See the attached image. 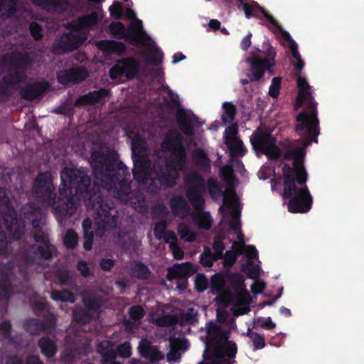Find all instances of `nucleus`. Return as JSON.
Here are the masks:
<instances>
[{"mask_svg": "<svg viewBox=\"0 0 364 364\" xmlns=\"http://www.w3.org/2000/svg\"><path fill=\"white\" fill-rule=\"evenodd\" d=\"M144 140L136 135L132 141L134 158V178L148 188L162 184L173 186L186 164V152L182 145V136L176 131L171 132L149 159L144 151Z\"/></svg>", "mask_w": 364, "mask_h": 364, "instance_id": "f257e3e1", "label": "nucleus"}, {"mask_svg": "<svg viewBox=\"0 0 364 364\" xmlns=\"http://www.w3.org/2000/svg\"><path fill=\"white\" fill-rule=\"evenodd\" d=\"M62 183L59 188L60 197L55 200L53 186L50 174L40 173L33 188V196L42 208L51 206L55 213L63 216L71 215L77 209L78 195L87 190L90 178L82 168L66 167L61 172Z\"/></svg>", "mask_w": 364, "mask_h": 364, "instance_id": "f03ea898", "label": "nucleus"}, {"mask_svg": "<svg viewBox=\"0 0 364 364\" xmlns=\"http://www.w3.org/2000/svg\"><path fill=\"white\" fill-rule=\"evenodd\" d=\"M304 150L298 148L289 151L286 159L292 161L293 167L284 165V198H291L288 203V210L291 213L307 212L311 205L312 199L306 186V174L303 167Z\"/></svg>", "mask_w": 364, "mask_h": 364, "instance_id": "7ed1b4c3", "label": "nucleus"}, {"mask_svg": "<svg viewBox=\"0 0 364 364\" xmlns=\"http://www.w3.org/2000/svg\"><path fill=\"white\" fill-rule=\"evenodd\" d=\"M91 165L96 178V185L112 191L124 203L132 199L130 181L125 178L127 168L114 154L106 157L93 154Z\"/></svg>", "mask_w": 364, "mask_h": 364, "instance_id": "20e7f679", "label": "nucleus"}, {"mask_svg": "<svg viewBox=\"0 0 364 364\" xmlns=\"http://www.w3.org/2000/svg\"><path fill=\"white\" fill-rule=\"evenodd\" d=\"M14 214L8 196L4 190H0V253L6 252L8 240L5 231L10 240L18 239L23 232L26 220H30L34 228L40 225L41 221L35 218L41 214L40 206L36 208L33 203L25 205L20 213V220H23V223H18Z\"/></svg>", "mask_w": 364, "mask_h": 364, "instance_id": "39448f33", "label": "nucleus"}, {"mask_svg": "<svg viewBox=\"0 0 364 364\" xmlns=\"http://www.w3.org/2000/svg\"><path fill=\"white\" fill-rule=\"evenodd\" d=\"M297 85L299 88V94L295 105L297 109L302 104H306V109L296 117L297 124L296 125V132L297 134L306 138L305 145L307 146L311 142L316 143L317 135V112L316 104L312 103L311 95L308 91V84L305 78L300 76L297 79Z\"/></svg>", "mask_w": 364, "mask_h": 364, "instance_id": "423d86ee", "label": "nucleus"}, {"mask_svg": "<svg viewBox=\"0 0 364 364\" xmlns=\"http://www.w3.org/2000/svg\"><path fill=\"white\" fill-rule=\"evenodd\" d=\"M237 347L234 342L228 341V335L213 323L207 327L206 350L203 364H230L234 358Z\"/></svg>", "mask_w": 364, "mask_h": 364, "instance_id": "0eeeda50", "label": "nucleus"}, {"mask_svg": "<svg viewBox=\"0 0 364 364\" xmlns=\"http://www.w3.org/2000/svg\"><path fill=\"white\" fill-rule=\"evenodd\" d=\"M98 18V14L93 13L74 21L72 23V31L69 33L63 35L57 42V46L65 51L76 49L87 39L86 29L95 24Z\"/></svg>", "mask_w": 364, "mask_h": 364, "instance_id": "6e6552de", "label": "nucleus"}, {"mask_svg": "<svg viewBox=\"0 0 364 364\" xmlns=\"http://www.w3.org/2000/svg\"><path fill=\"white\" fill-rule=\"evenodd\" d=\"M225 281L221 275L216 274L212 277L211 288L214 294L219 293L217 299L224 305L230 303L234 304L233 314L240 316L250 311L248 304L250 296L245 291H240L237 295H233L228 290H223Z\"/></svg>", "mask_w": 364, "mask_h": 364, "instance_id": "1a4fd4ad", "label": "nucleus"}, {"mask_svg": "<svg viewBox=\"0 0 364 364\" xmlns=\"http://www.w3.org/2000/svg\"><path fill=\"white\" fill-rule=\"evenodd\" d=\"M274 50L269 44H267L265 50L255 53L251 58H247L246 61L250 63L248 74L250 80H259L263 77L265 70L274 65Z\"/></svg>", "mask_w": 364, "mask_h": 364, "instance_id": "9d476101", "label": "nucleus"}, {"mask_svg": "<svg viewBox=\"0 0 364 364\" xmlns=\"http://www.w3.org/2000/svg\"><path fill=\"white\" fill-rule=\"evenodd\" d=\"M185 185L187 189V198L196 210H202L205 200L202 196L205 191V182L200 176L196 172H191L185 177Z\"/></svg>", "mask_w": 364, "mask_h": 364, "instance_id": "9b49d317", "label": "nucleus"}, {"mask_svg": "<svg viewBox=\"0 0 364 364\" xmlns=\"http://www.w3.org/2000/svg\"><path fill=\"white\" fill-rule=\"evenodd\" d=\"M116 213L114 208L102 202L95 205L94 228L96 235L102 237L106 231L115 226Z\"/></svg>", "mask_w": 364, "mask_h": 364, "instance_id": "f8f14e48", "label": "nucleus"}, {"mask_svg": "<svg viewBox=\"0 0 364 364\" xmlns=\"http://www.w3.org/2000/svg\"><path fill=\"white\" fill-rule=\"evenodd\" d=\"M252 10L253 11L255 16H258L259 14H262L269 21V23L276 27L279 28L281 30L282 37L287 41L288 46L293 56L292 63L295 65V67L301 70L304 66V63L301 59V56L297 51V46L296 43L291 39L289 33L286 31L282 30L279 26L277 22L274 19V18L269 15L262 8H261L256 2H252L250 4Z\"/></svg>", "mask_w": 364, "mask_h": 364, "instance_id": "ddd939ff", "label": "nucleus"}, {"mask_svg": "<svg viewBox=\"0 0 364 364\" xmlns=\"http://www.w3.org/2000/svg\"><path fill=\"white\" fill-rule=\"evenodd\" d=\"M251 141L256 149L262 151L269 158L277 159L280 153L276 141L269 133L257 129Z\"/></svg>", "mask_w": 364, "mask_h": 364, "instance_id": "4468645a", "label": "nucleus"}, {"mask_svg": "<svg viewBox=\"0 0 364 364\" xmlns=\"http://www.w3.org/2000/svg\"><path fill=\"white\" fill-rule=\"evenodd\" d=\"M126 16L128 18L133 20L129 28V33L133 40L138 44L141 45L147 51H154V44L151 39L143 30L142 23L136 18V14L132 9H127Z\"/></svg>", "mask_w": 364, "mask_h": 364, "instance_id": "2eb2a0df", "label": "nucleus"}, {"mask_svg": "<svg viewBox=\"0 0 364 364\" xmlns=\"http://www.w3.org/2000/svg\"><path fill=\"white\" fill-rule=\"evenodd\" d=\"M34 238L36 244L30 249L29 259L36 261L40 257L48 259L52 257L55 247L50 243L48 236L39 232L35 234Z\"/></svg>", "mask_w": 364, "mask_h": 364, "instance_id": "dca6fc26", "label": "nucleus"}, {"mask_svg": "<svg viewBox=\"0 0 364 364\" xmlns=\"http://www.w3.org/2000/svg\"><path fill=\"white\" fill-rule=\"evenodd\" d=\"M84 304L87 312H84L80 308L75 309L73 312L74 320L78 323H85L97 316L100 301L95 296H89L84 298Z\"/></svg>", "mask_w": 364, "mask_h": 364, "instance_id": "f3484780", "label": "nucleus"}, {"mask_svg": "<svg viewBox=\"0 0 364 364\" xmlns=\"http://www.w3.org/2000/svg\"><path fill=\"white\" fill-rule=\"evenodd\" d=\"M24 75L20 72L16 73L15 76L4 77L0 82V100L12 94L14 90L20 89L24 83Z\"/></svg>", "mask_w": 364, "mask_h": 364, "instance_id": "a211bd4d", "label": "nucleus"}, {"mask_svg": "<svg viewBox=\"0 0 364 364\" xmlns=\"http://www.w3.org/2000/svg\"><path fill=\"white\" fill-rule=\"evenodd\" d=\"M224 205L231 209L232 220L230 226L238 235V232H241L239 228L240 211L238 210V198L235 191H229L224 196Z\"/></svg>", "mask_w": 364, "mask_h": 364, "instance_id": "6ab92c4d", "label": "nucleus"}, {"mask_svg": "<svg viewBox=\"0 0 364 364\" xmlns=\"http://www.w3.org/2000/svg\"><path fill=\"white\" fill-rule=\"evenodd\" d=\"M87 77V72L83 68H74L62 70L58 74V80L62 84L77 83Z\"/></svg>", "mask_w": 364, "mask_h": 364, "instance_id": "aec40b11", "label": "nucleus"}, {"mask_svg": "<svg viewBox=\"0 0 364 364\" xmlns=\"http://www.w3.org/2000/svg\"><path fill=\"white\" fill-rule=\"evenodd\" d=\"M109 99V92L105 89L90 92L80 97L75 102V106L85 105H102Z\"/></svg>", "mask_w": 364, "mask_h": 364, "instance_id": "412c9836", "label": "nucleus"}, {"mask_svg": "<svg viewBox=\"0 0 364 364\" xmlns=\"http://www.w3.org/2000/svg\"><path fill=\"white\" fill-rule=\"evenodd\" d=\"M193 271L192 265L190 263L176 264L168 269L166 277L169 280L177 278L182 279V284L179 287L183 289L186 287V280L184 278L188 277Z\"/></svg>", "mask_w": 364, "mask_h": 364, "instance_id": "4be33fe9", "label": "nucleus"}, {"mask_svg": "<svg viewBox=\"0 0 364 364\" xmlns=\"http://www.w3.org/2000/svg\"><path fill=\"white\" fill-rule=\"evenodd\" d=\"M138 350L142 356L153 362L164 358V355L156 346L151 345L150 342L145 338L139 342Z\"/></svg>", "mask_w": 364, "mask_h": 364, "instance_id": "5701e85b", "label": "nucleus"}, {"mask_svg": "<svg viewBox=\"0 0 364 364\" xmlns=\"http://www.w3.org/2000/svg\"><path fill=\"white\" fill-rule=\"evenodd\" d=\"M170 206L173 214L176 217L185 218L191 214L189 205L181 196L173 197L171 200Z\"/></svg>", "mask_w": 364, "mask_h": 364, "instance_id": "b1692460", "label": "nucleus"}, {"mask_svg": "<svg viewBox=\"0 0 364 364\" xmlns=\"http://www.w3.org/2000/svg\"><path fill=\"white\" fill-rule=\"evenodd\" d=\"M24 83L22 85H23ZM23 87V86H21ZM48 84L46 82H39L34 85H28L24 89L21 87V95L23 98L33 100L40 97L47 89Z\"/></svg>", "mask_w": 364, "mask_h": 364, "instance_id": "393cba45", "label": "nucleus"}, {"mask_svg": "<svg viewBox=\"0 0 364 364\" xmlns=\"http://www.w3.org/2000/svg\"><path fill=\"white\" fill-rule=\"evenodd\" d=\"M232 248L238 255L245 254L250 259L254 258L257 254V250L254 246H246L245 245L242 232H238V241L232 243Z\"/></svg>", "mask_w": 364, "mask_h": 364, "instance_id": "a878e982", "label": "nucleus"}, {"mask_svg": "<svg viewBox=\"0 0 364 364\" xmlns=\"http://www.w3.org/2000/svg\"><path fill=\"white\" fill-rule=\"evenodd\" d=\"M193 222L199 229L209 230L213 223V220L208 212H196L191 214Z\"/></svg>", "mask_w": 364, "mask_h": 364, "instance_id": "bb28decb", "label": "nucleus"}, {"mask_svg": "<svg viewBox=\"0 0 364 364\" xmlns=\"http://www.w3.org/2000/svg\"><path fill=\"white\" fill-rule=\"evenodd\" d=\"M177 233L182 240L192 242L196 240L198 235L186 222H181L177 225Z\"/></svg>", "mask_w": 364, "mask_h": 364, "instance_id": "cd10ccee", "label": "nucleus"}, {"mask_svg": "<svg viewBox=\"0 0 364 364\" xmlns=\"http://www.w3.org/2000/svg\"><path fill=\"white\" fill-rule=\"evenodd\" d=\"M177 120L180 124L181 129L187 135H191L193 132V119L191 115L183 110L179 109L176 114Z\"/></svg>", "mask_w": 364, "mask_h": 364, "instance_id": "c85d7f7f", "label": "nucleus"}, {"mask_svg": "<svg viewBox=\"0 0 364 364\" xmlns=\"http://www.w3.org/2000/svg\"><path fill=\"white\" fill-rule=\"evenodd\" d=\"M170 350L166 355L168 361H177L181 358V350L186 348V342L184 341L176 340L169 343Z\"/></svg>", "mask_w": 364, "mask_h": 364, "instance_id": "c756f323", "label": "nucleus"}, {"mask_svg": "<svg viewBox=\"0 0 364 364\" xmlns=\"http://www.w3.org/2000/svg\"><path fill=\"white\" fill-rule=\"evenodd\" d=\"M98 48L108 53L121 54L124 50L123 43L115 41H104L97 43Z\"/></svg>", "mask_w": 364, "mask_h": 364, "instance_id": "7c9ffc66", "label": "nucleus"}, {"mask_svg": "<svg viewBox=\"0 0 364 364\" xmlns=\"http://www.w3.org/2000/svg\"><path fill=\"white\" fill-rule=\"evenodd\" d=\"M100 353L102 355L104 360L106 363L105 364H120L117 362H112L108 363L109 360L115 358L116 353L112 346H110L109 342L107 341H102L98 346L97 348Z\"/></svg>", "mask_w": 364, "mask_h": 364, "instance_id": "2f4dec72", "label": "nucleus"}, {"mask_svg": "<svg viewBox=\"0 0 364 364\" xmlns=\"http://www.w3.org/2000/svg\"><path fill=\"white\" fill-rule=\"evenodd\" d=\"M122 68L124 75L127 77H132L136 73V63L132 58H128L119 61L114 65V70H120Z\"/></svg>", "mask_w": 364, "mask_h": 364, "instance_id": "473e14b6", "label": "nucleus"}, {"mask_svg": "<svg viewBox=\"0 0 364 364\" xmlns=\"http://www.w3.org/2000/svg\"><path fill=\"white\" fill-rule=\"evenodd\" d=\"M166 242L169 244V247L176 259H181L183 257V251L178 247V238L173 231L168 232L166 237Z\"/></svg>", "mask_w": 364, "mask_h": 364, "instance_id": "72a5a7b5", "label": "nucleus"}, {"mask_svg": "<svg viewBox=\"0 0 364 364\" xmlns=\"http://www.w3.org/2000/svg\"><path fill=\"white\" fill-rule=\"evenodd\" d=\"M38 344L42 353L48 358L53 357L57 350L55 342L48 337L42 338Z\"/></svg>", "mask_w": 364, "mask_h": 364, "instance_id": "f704fd0d", "label": "nucleus"}, {"mask_svg": "<svg viewBox=\"0 0 364 364\" xmlns=\"http://www.w3.org/2000/svg\"><path fill=\"white\" fill-rule=\"evenodd\" d=\"M151 321L159 326L168 327L175 325L178 322V318L173 315L166 314L153 316Z\"/></svg>", "mask_w": 364, "mask_h": 364, "instance_id": "c9c22d12", "label": "nucleus"}, {"mask_svg": "<svg viewBox=\"0 0 364 364\" xmlns=\"http://www.w3.org/2000/svg\"><path fill=\"white\" fill-rule=\"evenodd\" d=\"M16 0H0V16L10 17L16 11Z\"/></svg>", "mask_w": 364, "mask_h": 364, "instance_id": "e433bc0d", "label": "nucleus"}, {"mask_svg": "<svg viewBox=\"0 0 364 364\" xmlns=\"http://www.w3.org/2000/svg\"><path fill=\"white\" fill-rule=\"evenodd\" d=\"M131 274L140 279H146L151 272L146 266L140 262H134L131 267Z\"/></svg>", "mask_w": 364, "mask_h": 364, "instance_id": "4c0bfd02", "label": "nucleus"}, {"mask_svg": "<svg viewBox=\"0 0 364 364\" xmlns=\"http://www.w3.org/2000/svg\"><path fill=\"white\" fill-rule=\"evenodd\" d=\"M82 228L84 231V248L86 250H90L92 246L93 233L89 232L92 228V221L90 219L87 218L82 222Z\"/></svg>", "mask_w": 364, "mask_h": 364, "instance_id": "58836bf2", "label": "nucleus"}, {"mask_svg": "<svg viewBox=\"0 0 364 364\" xmlns=\"http://www.w3.org/2000/svg\"><path fill=\"white\" fill-rule=\"evenodd\" d=\"M36 4L49 10L61 11L64 0H32Z\"/></svg>", "mask_w": 364, "mask_h": 364, "instance_id": "ea45409f", "label": "nucleus"}, {"mask_svg": "<svg viewBox=\"0 0 364 364\" xmlns=\"http://www.w3.org/2000/svg\"><path fill=\"white\" fill-rule=\"evenodd\" d=\"M51 297L55 301L74 302L75 297L73 293L69 291L65 290L62 291H53Z\"/></svg>", "mask_w": 364, "mask_h": 364, "instance_id": "a19ab883", "label": "nucleus"}, {"mask_svg": "<svg viewBox=\"0 0 364 364\" xmlns=\"http://www.w3.org/2000/svg\"><path fill=\"white\" fill-rule=\"evenodd\" d=\"M9 295V282L7 274L0 270V298L4 299Z\"/></svg>", "mask_w": 364, "mask_h": 364, "instance_id": "79ce46f5", "label": "nucleus"}, {"mask_svg": "<svg viewBox=\"0 0 364 364\" xmlns=\"http://www.w3.org/2000/svg\"><path fill=\"white\" fill-rule=\"evenodd\" d=\"M208 188L211 197L215 200L218 199L221 196H223V197L224 198V196L229 191H231V189H228L225 193L222 194V190L220 188L218 184L213 180H208ZM232 191L233 190L232 189Z\"/></svg>", "mask_w": 364, "mask_h": 364, "instance_id": "37998d69", "label": "nucleus"}, {"mask_svg": "<svg viewBox=\"0 0 364 364\" xmlns=\"http://www.w3.org/2000/svg\"><path fill=\"white\" fill-rule=\"evenodd\" d=\"M223 120L225 123L231 122L234 119L235 114V107L231 103L226 102L223 105Z\"/></svg>", "mask_w": 364, "mask_h": 364, "instance_id": "c03bdc74", "label": "nucleus"}, {"mask_svg": "<svg viewBox=\"0 0 364 364\" xmlns=\"http://www.w3.org/2000/svg\"><path fill=\"white\" fill-rule=\"evenodd\" d=\"M166 223L165 221H161L156 224L154 230V233L157 239H164L166 242V237L168 232L171 231H166Z\"/></svg>", "mask_w": 364, "mask_h": 364, "instance_id": "a18cd8bd", "label": "nucleus"}, {"mask_svg": "<svg viewBox=\"0 0 364 364\" xmlns=\"http://www.w3.org/2000/svg\"><path fill=\"white\" fill-rule=\"evenodd\" d=\"M63 241L66 247L73 248L77 244L78 237L73 230H69L67 231Z\"/></svg>", "mask_w": 364, "mask_h": 364, "instance_id": "49530a36", "label": "nucleus"}, {"mask_svg": "<svg viewBox=\"0 0 364 364\" xmlns=\"http://www.w3.org/2000/svg\"><path fill=\"white\" fill-rule=\"evenodd\" d=\"M229 149H230L232 154L242 155L244 153V147L242 142L239 139H236L228 143Z\"/></svg>", "mask_w": 364, "mask_h": 364, "instance_id": "de8ad7c7", "label": "nucleus"}, {"mask_svg": "<svg viewBox=\"0 0 364 364\" xmlns=\"http://www.w3.org/2000/svg\"><path fill=\"white\" fill-rule=\"evenodd\" d=\"M218 259L215 255L211 253L210 249L205 250L204 252L200 256V263L204 267H210L213 261Z\"/></svg>", "mask_w": 364, "mask_h": 364, "instance_id": "09e8293b", "label": "nucleus"}, {"mask_svg": "<svg viewBox=\"0 0 364 364\" xmlns=\"http://www.w3.org/2000/svg\"><path fill=\"white\" fill-rule=\"evenodd\" d=\"M220 175L225 182L229 184H232L234 182V174L232 168L228 166H224L220 168Z\"/></svg>", "mask_w": 364, "mask_h": 364, "instance_id": "8fccbe9b", "label": "nucleus"}, {"mask_svg": "<svg viewBox=\"0 0 364 364\" xmlns=\"http://www.w3.org/2000/svg\"><path fill=\"white\" fill-rule=\"evenodd\" d=\"M26 328L29 332L34 334L41 332L44 328V326L38 320L32 319L27 323Z\"/></svg>", "mask_w": 364, "mask_h": 364, "instance_id": "3c124183", "label": "nucleus"}, {"mask_svg": "<svg viewBox=\"0 0 364 364\" xmlns=\"http://www.w3.org/2000/svg\"><path fill=\"white\" fill-rule=\"evenodd\" d=\"M193 157L197 162L205 168L209 167V160L205 156L203 151L196 149L193 153Z\"/></svg>", "mask_w": 364, "mask_h": 364, "instance_id": "603ef678", "label": "nucleus"}, {"mask_svg": "<svg viewBox=\"0 0 364 364\" xmlns=\"http://www.w3.org/2000/svg\"><path fill=\"white\" fill-rule=\"evenodd\" d=\"M248 336L253 342L254 346H255L256 349L262 348L264 346V345H265L264 340L263 337L262 336H260L259 334H258L255 332L250 331L248 333Z\"/></svg>", "mask_w": 364, "mask_h": 364, "instance_id": "864d4df0", "label": "nucleus"}, {"mask_svg": "<svg viewBox=\"0 0 364 364\" xmlns=\"http://www.w3.org/2000/svg\"><path fill=\"white\" fill-rule=\"evenodd\" d=\"M281 85L280 77H274L269 89V95L272 97H277L279 94V88Z\"/></svg>", "mask_w": 364, "mask_h": 364, "instance_id": "5fc2aeb1", "label": "nucleus"}, {"mask_svg": "<svg viewBox=\"0 0 364 364\" xmlns=\"http://www.w3.org/2000/svg\"><path fill=\"white\" fill-rule=\"evenodd\" d=\"M237 255H238L232 249V250L227 251L224 257L223 263L225 267H231L236 261Z\"/></svg>", "mask_w": 364, "mask_h": 364, "instance_id": "6e6d98bb", "label": "nucleus"}, {"mask_svg": "<svg viewBox=\"0 0 364 364\" xmlns=\"http://www.w3.org/2000/svg\"><path fill=\"white\" fill-rule=\"evenodd\" d=\"M237 127L235 124H232L228 127V128L225 130V142L226 144L230 142V141H233L237 137Z\"/></svg>", "mask_w": 364, "mask_h": 364, "instance_id": "4d7b16f0", "label": "nucleus"}, {"mask_svg": "<svg viewBox=\"0 0 364 364\" xmlns=\"http://www.w3.org/2000/svg\"><path fill=\"white\" fill-rule=\"evenodd\" d=\"M224 250L225 245L223 242L220 240H216L213 244L214 252L213 254L215 255V257L218 259L221 258Z\"/></svg>", "mask_w": 364, "mask_h": 364, "instance_id": "13d9d810", "label": "nucleus"}, {"mask_svg": "<svg viewBox=\"0 0 364 364\" xmlns=\"http://www.w3.org/2000/svg\"><path fill=\"white\" fill-rule=\"evenodd\" d=\"M77 270L80 272L81 275L84 277H87L90 275L91 270L88 264L85 261H80L77 265Z\"/></svg>", "mask_w": 364, "mask_h": 364, "instance_id": "bf43d9fd", "label": "nucleus"}, {"mask_svg": "<svg viewBox=\"0 0 364 364\" xmlns=\"http://www.w3.org/2000/svg\"><path fill=\"white\" fill-rule=\"evenodd\" d=\"M109 31L114 35H122L124 33L125 28L120 22H116L110 24Z\"/></svg>", "mask_w": 364, "mask_h": 364, "instance_id": "052dcab7", "label": "nucleus"}, {"mask_svg": "<svg viewBox=\"0 0 364 364\" xmlns=\"http://www.w3.org/2000/svg\"><path fill=\"white\" fill-rule=\"evenodd\" d=\"M129 314L134 320L140 319L144 314V309L139 306H135L129 309Z\"/></svg>", "mask_w": 364, "mask_h": 364, "instance_id": "680f3d73", "label": "nucleus"}, {"mask_svg": "<svg viewBox=\"0 0 364 364\" xmlns=\"http://www.w3.org/2000/svg\"><path fill=\"white\" fill-rule=\"evenodd\" d=\"M30 31L33 37L36 40H38L42 37L41 35V26L38 23L33 22L30 25Z\"/></svg>", "mask_w": 364, "mask_h": 364, "instance_id": "e2e57ef3", "label": "nucleus"}, {"mask_svg": "<svg viewBox=\"0 0 364 364\" xmlns=\"http://www.w3.org/2000/svg\"><path fill=\"white\" fill-rule=\"evenodd\" d=\"M196 287L198 291H203L208 287V280L203 276L198 275L196 279Z\"/></svg>", "mask_w": 364, "mask_h": 364, "instance_id": "0e129e2a", "label": "nucleus"}, {"mask_svg": "<svg viewBox=\"0 0 364 364\" xmlns=\"http://www.w3.org/2000/svg\"><path fill=\"white\" fill-rule=\"evenodd\" d=\"M118 353L122 358H128L131 355V346L129 343H124L118 348Z\"/></svg>", "mask_w": 364, "mask_h": 364, "instance_id": "69168bd1", "label": "nucleus"}, {"mask_svg": "<svg viewBox=\"0 0 364 364\" xmlns=\"http://www.w3.org/2000/svg\"><path fill=\"white\" fill-rule=\"evenodd\" d=\"M11 329V325L9 321H4L0 324V333L5 337L9 338Z\"/></svg>", "mask_w": 364, "mask_h": 364, "instance_id": "338daca9", "label": "nucleus"}, {"mask_svg": "<svg viewBox=\"0 0 364 364\" xmlns=\"http://www.w3.org/2000/svg\"><path fill=\"white\" fill-rule=\"evenodd\" d=\"M184 317L189 323H193L196 321L197 311L193 308H189L185 313Z\"/></svg>", "mask_w": 364, "mask_h": 364, "instance_id": "774afa93", "label": "nucleus"}]
</instances>
